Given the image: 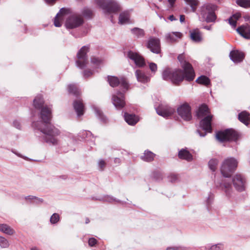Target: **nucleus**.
Instances as JSON below:
<instances>
[{
	"label": "nucleus",
	"instance_id": "obj_2",
	"mask_svg": "<svg viewBox=\"0 0 250 250\" xmlns=\"http://www.w3.org/2000/svg\"><path fill=\"white\" fill-rule=\"evenodd\" d=\"M178 60L182 69L171 70L168 68L166 69L163 72V79L165 80H170L175 84H179L184 80L188 82L193 81L195 75L192 65L186 61L184 54H180L178 56Z\"/></svg>",
	"mask_w": 250,
	"mask_h": 250
},
{
	"label": "nucleus",
	"instance_id": "obj_12",
	"mask_svg": "<svg viewBox=\"0 0 250 250\" xmlns=\"http://www.w3.org/2000/svg\"><path fill=\"white\" fill-rule=\"evenodd\" d=\"M147 47L154 53H160L161 51L160 40L157 38L150 37L148 39Z\"/></svg>",
	"mask_w": 250,
	"mask_h": 250
},
{
	"label": "nucleus",
	"instance_id": "obj_9",
	"mask_svg": "<svg viewBox=\"0 0 250 250\" xmlns=\"http://www.w3.org/2000/svg\"><path fill=\"white\" fill-rule=\"evenodd\" d=\"M88 50L89 47L88 46H83L77 53L78 60L76 62V65L77 67L81 69L85 67L88 62L86 55Z\"/></svg>",
	"mask_w": 250,
	"mask_h": 250
},
{
	"label": "nucleus",
	"instance_id": "obj_47",
	"mask_svg": "<svg viewBox=\"0 0 250 250\" xmlns=\"http://www.w3.org/2000/svg\"><path fill=\"white\" fill-rule=\"evenodd\" d=\"M106 165V163L105 161L103 159H100L99 160L98 163V165L99 169L101 170H103L104 169V167H105Z\"/></svg>",
	"mask_w": 250,
	"mask_h": 250
},
{
	"label": "nucleus",
	"instance_id": "obj_1",
	"mask_svg": "<svg viewBox=\"0 0 250 250\" xmlns=\"http://www.w3.org/2000/svg\"><path fill=\"white\" fill-rule=\"evenodd\" d=\"M43 104L42 96L41 95L36 97L33 101L35 108L41 109L40 118L42 121L33 122L32 126L42 133V139L45 143L50 145H58L60 141L57 137L60 135V132L50 124L52 118L51 108L46 106H43Z\"/></svg>",
	"mask_w": 250,
	"mask_h": 250
},
{
	"label": "nucleus",
	"instance_id": "obj_17",
	"mask_svg": "<svg viewBox=\"0 0 250 250\" xmlns=\"http://www.w3.org/2000/svg\"><path fill=\"white\" fill-rule=\"evenodd\" d=\"M183 36V34L179 32H172L165 35L166 41L169 43H174L178 42L179 39Z\"/></svg>",
	"mask_w": 250,
	"mask_h": 250
},
{
	"label": "nucleus",
	"instance_id": "obj_56",
	"mask_svg": "<svg viewBox=\"0 0 250 250\" xmlns=\"http://www.w3.org/2000/svg\"><path fill=\"white\" fill-rule=\"evenodd\" d=\"M169 2L170 8H172L174 6L176 0H167Z\"/></svg>",
	"mask_w": 250,
	"mask_h": 250
},
{
	"label": "nucleus",
	"instance_id": "obj_58",
	"mask_svg": "<svg viewBox=\"0 0 250 250\" xmlns=\"http://www.w3.org/2000/svg\"><path fill=\"white\" fill-rule=\"evenodd\" d=\"M168 19L171 21L177 20V19H176L173 15L169 16L168 17Z\"/></svg>",
	"mask_w": 250,
	"mask_h": 250
},
{
	"label": "nucleus",
	"instance_id": "obj_59",
	"mask_svg": "<svg viewBox=\"0 0 250 250\" xmlns=\"http://www.w3.org/2000/svg\"><path fill=\"white\" fill-rule=\"evenodd\" d=\"M185 16L183 15H180V21L181 22H183L185 21Z\"/></svg>",
	"mask_w": 250,
	"mask_h": 250
},
{
	"label": "nucleus",
	"instance_id": "obj_21",
	"mask_svg": "<svg viewBox=\"0 0 250 250\" xmlns=\"http://www.w3.org/2000/svg\"><path fill=\"white\" fill-rule=\"evenodd\" d=\"M237 31L243 38L246 39H250V26L242 25L238 27Z\"/></svg>",
	"mask_w": 250,
	"mask_h": 250
},
{
	"label": "nucleus",
	"instance_id": "obj_26",
	"mask_svg": "<svg viewBox=\"0 0 250 250\" xmlns=\"http://www.w3.org/2000/svg\"><path fill=\"white\" fill-rule=\"evenodd\" d=\"M130 15L128 11H124L120 14L119 22L121 24H125L129 22Z\"/></svg>",
	"mask_w": 250,
	"mask_h": 250
},
{
	"label": "nucleus",
	"instance_id": "obj_51",
	"mask_svg": "<svg viewBox=\"0 0 250 250\" xmlns=\"http://www.w3.org/2000/svg\"><path fill=\"white\" fill-rule=\"evenodd\" d=\"M13 126H14L15 128H16L17 129H21V123L19 121H18L17 120H15L13 121Z\"/></svg>",
	"mask_w": 250,
	"mask_h": 250
},
{
	"label": "nucleus",
	"instance_id": "obj_57",
	"mask_svg": "<svg viewBox=\"0 0 250 250\" xmlns=\"http://www.w3.org/2000/svg\"><path fill=\"white\" fill-rule=\"evenodd\" d=\"M243 18L245 21H249L250 23V15H245Z\"/></svg>",
	"mask_w": 250,
	"mask_h": 250
},
{
	"label": "nucleus",
	"instance_id": "obj_8",
	"mask_svg": "<svg viewBox=\"0 0 250 250\" xmlns=\"http://www.w3.org/2000/svg\"><path fill=\"white\" fill-rule=\"evenodd\" d=\"M237 138V133L232 129H227L224 131H220L216 134V139L221 143L236 141Z\"/></svg>",
	"mask_w": 250,
	"mask_h": 250
},
{
	"label": "nucleus",
	"instance_id": "obj_19",
	"mask_svg": "<svg viewBox=\"0 0 250 250\" xmlns=\"http://www.w3.org/2000/svg\"><path fill=\"white\" fill-rule=\"evenodd\" d=\"M66 9L62 8L61 9L59 12L57 13L54 20V24L56 27H61L62 21L65 19Z\"/></svg>",
	"mask_w": 250,
	"mask_h": 250
},
{
	"label": "nucleus",
	"instance_id": "obj_29",
	"mask_svg": "<svg viewBox=\"0 0 250 250\" xmlns=\"http://www.w3.org/2000/svg\"><path fill=\"white\" fill-rule=\"evenodd\" d=\"M0 231L10 235L15 233L14 230L6 224H0Z\"/></svg>",
	"mask_w": 250,
	"mask_h": 250
},
{
	"label": "nucleus",
	"instance_id": "obj_44",
	"mask_svg": "<svg viewBox=\"0 0 250 250\" xmlns=\"http://www.w3.org/2000/svg\"><path fill=\"white\" fill-rule=\"evenodd\" d=\"M168 180L171 182V183H174L178 180V177L175 174H170L168 177Z\"/></svg>",
	"mask_w": 250,
	"mask_h": 250
},
{
	"label": "nucleus",
	"instance_id": "obj_42",
	"mask_svg": "<svg viewBox=\"0 0 250 250\" xmlns=\"http://www.w3.org/2000/svg\"><path fill=\"white\" fill-rule=\"evenodd\" d=\"M82 14L84 17L89 18H91L92 15V11L91 9L85 8L83 9Z\"/></svg>",
	"mask_w": 250,
	"mask_h": 250
},
{
	"label": "nucleus",
	"instance_id": "obj_20",
	"mask_svg": "<svg viewBox=\"0 0 250 250\" xmlns=\"http://www.w3.org/2000/svg\"><path fill=\"white\" fill-rule=\"evenodd\" d=\"M73 107L78 116H81L83 114L84 105L81 100L74 101Z\"/></svg>",
	"mask_w": 250,
	"mask_h": 250
},
{
	"label": "nucleus",
	"instance_id": "obj_64",
	"mask_svg": "<svg viewBox=\"0 0 250 250\" xmlns=\"http://www.w3.org/2000/svg\"><path fill=\"white\" fill-rule=\"evenodd\" d=\"M159 0V1H161V2L163 1V0Z\"/></svg>",
	"mask_w": 250,
	"mask_h": 250
},
{
	"label": "nucleus",
	"instance_id": "obj_61",
	"mask_svg": "<svg viewBox=\"0 0 250 250\" xmlns=\"http://www.w3.org/2000/svg\"><path fill=\"white\" fill-rule=\"evenodd\" d=\"M31 250H39L36 247H33L31 249Z\"/></svg>",
	"mask_w": 250,
	"mask_h": 250
},
{
	"label": "nucleus",
	"instance_id": "obj_45",
	"mask_svg": "<svg viewBox=\"0 0 250 250\" xmlns=\"http://www.w3.org/2000/svg\"><path fill=\"white\" fill-rule=\"evenodd\" d=\"M149 67L152 73H155L157 70V64L154 62H150L149 63Z\"/></svg>",
	"mask_w": 250,
	"mask_h": 250
},
{
	"label": "nucleus",
	"instance_id": "obj_18",
	"mask_svg": "<svg viewBox=\"0 0 250 250\" xmlns=\"http://www.w3.org/2000/svg\"><path fill=\"white\" fill-rule=\"evenodd\" d=\"M229 57L231 61L235 63L241 62L245 57V54L243 52L238 50L231 51L229 53Z\"/></svg>",
	"mask_w": 250,
	"mask_h": 250
},
{
	"label": "nucleus",
	"instance_id": "obj_13",
	"mask_svg": "<svg viewBox=\"0 0 250 250\" xmlns=\"http://www.w3.org/2000/svg\"><path fill=\"white\" fill-rule=\"evenodd\" d=\"M127 55L128 58L133 61L138 67H142L145 65L144 58L138 53L129 51L127 52Z\"/></svg>",
	"mask_w": 250,
	"mask_h": 250
},
{
	"label": "nucleus",
	"instance_id": "obj_41",
	"mask_svg": "<svg viewBox=\"0 0 250 250\" xmlns=\"http://www.w3.org/2000/svg\"><path fill=\"white\" fill-rule=\"evenodd\" d=\"M9 244L8 240L5 238L0 236V246L2 248L8 247Z\"/></svg>",
	"mask_w": 250,
	"mask_h": 250
},
{
	"label": "nucleus",
	"instance_id": "obj_30",
	"mask_svg": "<svg viewBox=\"0 0 250 250\" xmlns=\"http://www.w3.org/2000/svg\"><path fill=\"white\" fill-rule=\"evenodd\" d=\"M68 91L69 93L77 96L81 93L80 89L75 84H71L68 86Z\"/></svg>",
	"mask_w": 250,
	"mask_h": 250
},
{
	"label": "nucleus",
	"instance_id": "obj_35",
	"mask_svg": "<svg viewBox=\"0 0 250 250\" xmlns=\"http://www.w3.org/2000/svg\"><path fill=\"white\" fill-rule=\"evenodd\" d=\"M95 112L97 116L102 121L103 123H106L107 119L106 117L103 114V112L98 108H94Z\"/></svg>",
	"mask_w": 250,
	"mask_h": 250
},
{
	"label": "nucleus",
	"instance_id": "obj_38",
	"mask_svg": "<svg viewBox=\"0 0 250 250\" xmlns=\"http://www.w3.org/2000/svg\"><path fill=\"white\" fill-rule=\"evenodd\" d=\"M99 200L109 203H112L113 202H119V201L117 200L116 198L109 195H105L101 198H99Z\"/></svg>",
	"mask_w": 250,
	"mask_h": 250
},
{
	"label": "nucleus",
	"instance_id": "obj_4",
	"mask_svg": "<svg viewBox=\"0 0 250 250\" xmlns=\"http://www.w3.org/2000/svg\"><path fill=\"white\" fill-rule=\"evenodd\" d=\"M196 116L198 118L202 119L200 122V126L205 131L204 132H201L199 130H197L196 132L200 136L205 137L207 132H211L212 131V115L210 114L207 105L202 104L199 107L196 112Z\"/></svg>",
	"mask_w": 250,
	"mask_h": 250
},
{
	"label": "nucleus",
	"instance_id": "obj_40",
	"mask_svg": "<svg viewBox=\"0 0 250 250\" xmlns=\"http://www.w3.org/2000/svg\"><path fill=\"white\" fill-rule=\"evenodd\" d=\"M224 247L222 244H217L211 245L208 248L207 250H223Z\"/></svg>",
	"mask_w": 250,
	"mask_h": 250
},
{
	"label": "nucleus",
	"instance_id": "obj_10",
	"mask_svg": "<svg viewBox=\"0 0 250 250\" xmlns=\"http://www.w3.org/2000/svg\"><path fill=\"white\" fill-rule=\"evenodd\" d=\"M83 22V19L80 15L74 14L66 18L65 25L67 28L73 29L80 26Z\"/></svg>",
	"mask_w": 250,
	"mask_h": 250
},
{
	"label": "nucleus",
	"instance_id": "obj_32",
	"mask_svg": "<svg viewBox=\"0 0 250 250\" xmlns=\"http://www.w3.org/2000/svg\"><path fill=\"white\" fill-rule=\"evenodd\" d=\"M196 82L198 83L206 86L210 84V80L205 76H201L196 80Z\"/></svg>",
	"mask_w": 250,
	"mask_h": 250
},
{
	"label": "nucleus",
	"instance_id": "obj_31",
	"mask_svg": "<svg viewBox=\"0 0 250 250\" xmlns=\"http://www.w3.org/2000/svg\"><path fill=\"white\" fill-rule=\"evenodd\" d=\"M184 1L187 5L190 6L193 12L196 11L197 7L199 4L198 0H184Z\"/></svg>",
	"mask_w": 250,
	"mask_h": 250
},
{
	"label": "nucleus",
	"instance_id": "obj_46",
	"mask_svg": "<svg viewBox=\"0 0 250 250\" xmlns=\"http://www.w3.org/2000/svg\"><path fill=\"white\" fill-rule=\"evenodd\" d=\"M25 199L26 200H33V199H37L38 203H39V202L42 203L43 202V199H42V198H38L37 197L34 196H32V195H29V196H26L25 197Z\"/></svg>",
	"mask_w": 250,
	"mask_h": 250
},
{
	"label": "nucleus",
	"instance_id": "obj_43",
	"mask_svg": "<svg viewBox=\"0 0 250 250\" xmlns=\"http://www.w3.org/2000/svg\"><path fill=\"white\" fill-rule=\"evenodd\" d=\"M167 250H190V249L184 247H173L167 248Z\"/></svg>",
	"mask_w": 250,
	"mask_h": 250
},
{
	"label": "nucleus",
	"instance_id": "obj_50",
	"mask_svg": "<svg viewBox=\"0 0 250 250\" xmlns=\"http://www.w3.org/2000/svg\"><path fill=\"white\" fill-rule=\"evenodd\" d=\"M97 242V240L94 238H90L88 240V244L90 246H94Z\"/></svg>",
	"mask_w": 250,
	"mask_h": 250
},
{
	"label": "nucleus",
	"instance_id": "obj_49",
	"mask_svg": "<svg viewBox=\"0 0 250 250\" xmlns=\"http://www.w3.org/2000/svg\"><path fill=\"white\" fill-rule=\"evenodd\" d=\"M94 72L90 70H85L83 72V76L84 78H87L93 75Z\"/></svg>",
	"mask_w": 250,
	"mask_h": 250
},
{
	"label": "nucleus",
	"instance_id": "obj_37",
	"mask_svg": "<svg viewBox=\"0 0 250 250\" xmlns=\"http://www.w3.org/2000/svg\"><path fill=\"white\" fill-rule=\"evenodd\" d=\"M91 62L93 64V66L96 68H99L103 63L101 59L96 57L91 58Z\"/></svg>",
	"mask_w": 250,
	"mask_h": 250
},
{
	"label": "nucleus",
	"instance_id": "obj_15",
	"mask_svg": "<svg viewBox=\"0 0 250 250\" xmlns=\"http://www.w3.org/2000/svg\"><path fill=\"white\" fill-rule=\"evenodd\" d=\"M233 186L235 189L239 191L244 190L245 188V179L240 174L235 175L232 179Z\"/></svg>",
	"mask_w": 250,
	"mask_h": 250
},
{
	"label": "nucleus",
	"instance_id": "obj_60",
	"mask_svg": "<svg viewBox=\"0 0 250 250\" xmlns=\"http://www.w3.org/2000/svg\"><path fill=\"white\" fill-rule=\"evenodd\" d=\"M204 28L207 30H211L212 29V26L211 25H206L204 26Z\"/></svg>",
	"mask_w": 250,
	"mask_h": 250
},
{
	"label": "nucleus",
	"instance_id": "obj_34",
	"mask_svg": "<svg viewBox=\"0 0 250 250\" xmlns=\"http://www.w3.org/2000/svg\"><path fill=\"white\" fill-rule=\"evenodd\" d=\"M132 33L137 38H142L145 35L144 31L138 28H134L131 29Z\"/></svg>",
	"mask_w": 250,
	"mask_h": 250
},
{
	"label": "nucleus",
	"instance_id": "obj_36",
	"mask_svg": "<svg viewBox=\"0 0 250 250\" xmlns=\"http://www.w3.org/2000/svg\"><path fill=\"white\" fill-rule=\"evenodd\" d=\"M218 164V160L216 159L213 158L210 160L208 162V166L209 168L213 171H214L217 167Z\"/></svg>",
	"mask_w": 250,
	"mask_h": 250
},
{
	"label": "nucleus",
	"instance_id": "obj_5",
	"mask_svg": "<svg viewBox=\"0 0 250 250\" xmlns=\"http://www.w3.org/2000/svg\"><path fill=\"white\" fill-rule=\"evenodd\" d=\"M217 9L218 6L215 4L205 3L200 7V14L203 20L207 23H214L217 19L215 11Z\"/></svg>",
	"mask_w": 250,
	"mask_h": 250
},
{
	"label": "nucleus",
	"instance_id": "obj_3",
	"mask_svg": "<svg viewBox=\"0 0 250 250\" xmlns=\"http://www.w3.org/2000/svg\"><path fill=\"white\" fill-rule=\"evenodd\" d=\"M107 81L111 86L114 87L120 84L122 88V91H118L116 94L113 95L112 98V102L113 105L117 109H121L125 104L124 95L123 92L128 89V83L125 79L122 78L119 80L117 77L114 76H108Z\"/></svg>",
	"mask_w": 250,
	"mask_h": 250
},
{
	"label": "nucleus",
	"instance_id": "obj_39",
	"mask_svg": "<svg viewBox=\"0 0 250 250\" xmlns=\"http://www.w3.org/2000/svg\"><path fill=\"white\" fill-rule=\"evenodd\" d=\"M60 220V215L59 214L53 213L50 217V222L52 224H55L58 223Z\"/></svg>",
	"mask_w": 250,
	"mask_h": 250
},
{
	"label": "nucleus",
	"instance_id": "obj_62",
	"mask_svg": "<svg viewBox=\"0 0 250 250\" xmlns=\"http://www.w3.org/2000/svg\"><path fill=\"white\" fill-rule=\"evenodd\" d=\"M89 222H90V221H89V219L88 218H86V220H85V223L86 224H88Z\"/></svg>",
	"mask_w": 250,
	"mask_h": 250
},
{
	"label": "nucleus",
	"instance_id": "obj_11",
	"mask_svg": "<svg viewBox=\"0 0 250 250\" xmlns=\"http://www.w3.org/2000/svg\"><path fill=\"white\" fill-rule=\"evenodd\" d=\"M177 113L185 121H188L191 119V108L187 104H183L178 107Z\"/></svg>",
	"mask_w": 250,
	"mask_h": 250
},
{
	"label": "nucleus",
	"instance_id": "obj_63",
	"mask_svg": "<svg viewBox=\"0 0 250 250\" xmlns=\"http://www.w3.org/2000/svg\"><path fill=\"white\" fill-rule=\"evenodd\" d=\"M120 161V159H118V158H115V162L116 163V162H119Z\"/></svg>",
	"mask_w": 250,
	"mask_h": 250
},
{
	"label": "nucleus",
	"instance_id": "obj_52",
	"mask_svg": "<svg viewBox=\"0 0 250 250\" xmlns=\"http://www.w3.org/2000/svg\"><path fill=\"white\" fill-rule=\"evenodd\" d=\"M11 152L12 153H13L14 154H16L17 156H18L19 157L22 158H23L24 159H25V160L27 159L26 157L23 156V155H22L20 153H18L17 151H16L14 149H12L11 150Z\"/></svg>",
	"mask_w": 250,
	"mask_h": 250
},
{
	"label": "nucleus",
	"instance_id": "obj_55",
	"mask_svg": "<svg viewBox=\"0 0 250 250\" xmlns=\"http://www.w3.org/2000/svg\"><path fill=\"white\" fill-rule=\"evenodd\" d=\"M213 199V196L212 195L210 194L208 197V198L207 200V203L208 205L210 204L212 201Z\"/></svg>",
	"mask_w": 250,
	"mask_h": 250
},
{
	"label": "nucleus",
	"instance_id": "obj_23",
	"mask_svg": "<svg viewBox=\"0 0 250 250\" xmlns=\"http://www.w3.org/2000/svg\"><path fill=\"white\" fill-rule=\"evenodd\" d=\"M190 39L194 42H199L202 40L201 32L198 29H195L190 31Z\"/></svg>",
	"mask_w": 250,
	"mask_h": 250
},
{
	"label": "nucleus",
	"instance_id": "obj_53",
	"mask_svg": "<svg viewBox=\"0 0 250 250\" xmlns=\"http://www.w3.org/2000/svg\"><path fill=\"white\" fill-rule=\"evenodd\" d=\"M231 17H233V19L236 21H237V20L241 17V14L239 13H236L233 14Z\"/></svg>",
	"mask_w": 250,
	"mask_h": 250
},
{
	"label": "nucleus",
	"instance_id": "obj_28",
	"mask_svg": "<svg viewBox=\"0 0 250 250\" xmlns=\"http://www.w3.org/2000/svg\"><path fill=\"white\" fill-rule=\"evenodd\" d=\"M155 155L151 151L146 150L144 155L141 156V159L146 162H151L153 160Z\"/></svg>",
	"mask_w": 250,
	"mask_h": 250
},
{
	"label": "nucleus",
	"instance_id": "obj_22",
	"mask_svg": "<svg viewBox=\"0 0 250 250\" xmlns=\"http://www.w3.org/2000/svg\"><path fill=\"white\" fill-rule=\"evenodd\" d=\"M124 118L125 122L129 125H135L139 120V118L134 114L125 113Z\"/></svg>",
	"mask_w": 250,
	"mask_h": 250
},
{
	"label": "nucleus",
	"instance_id": "obj_7",
	"mask_svg": "<svg viewBox=\"0 0 250 250\" xmlns=\"http://www.w3.org/2000/svg\"><path fill=\"white\" fill-rule=\"evenodd\" d=\"M238 162L233 158L226 159L222 164L221 172L224 177H229L237 167Z\"/></svg>",
	"mask_w": 250,
	"mask_h": 250
},
{
	"label": "nucleus",
	"instance_id": "obj_14",
	"mask_svg": "<svg viewBox=\"0 0 250 250\" xmlns=\"http://www.w3.org/2000/svg\"><path fill=\"white\" fill-rule=\"evenodd\" d=\"M156 111L159 115L167 118L174 113L175 109L167 105L161 104L156 108Z\"/></svg>",
	"mask_w": 250,
	"mask_h": 250
},
{
	"label": "nucleus",
	"instance_id": "obj_24",
	"mask_svg": "<svg viewBox=\"0 0 250 250\" xmlns=\"http://www.w3.org/2000/svg\"><path fill=\"white\" fill-rule=\"evenodd\" d=\"M135 76L138 82L143 83L148 82L150 79L144 72L140 70H137L135 71Z\"/></svg>",
	"mask_w": 250,
	"mask_h": 250
},
{
	"label": "nucleus",
	"instance_id": "obj_54",
	"mask_svg": "<svg viewBox=\"0 0 250 250\" xmlns=\"http://www.w3.org/2000/svg\"><path fill=\"white\" fill-rule=\"evenodd\" d=\"M57 0H44L47 4L52 5L54 4Z\"/></svg>",
	"mask_w": 250,
	"mask_h": 250
},
{
	"label": "nucleus",
	"instance_id": "obj_6",
	"mask_svg": "<svg viewBox=\"0 0 250 250\" xmlns=\"http://www.w3.org/2000/svg\"><path fill=\"white\" fill-rule=\"evenodd\" d=\"M96 1L105 13H112L120 10V4L114 0H96Z\"/></svg>",
	"mask_w": 250,
	"mask_h": 250
},
{
	"label": "nucleus",
	"instance_id": "obj_27",
	"mask_svg": "<svg viewBox=\"0 0 250 250\" xmlns=\"http://www.w3.org/2000/svg\"><path fill=\"white\" fill-rule=\"evenodd\" d=\"M238 119L240 122L247 125L250 119V114L247 111H243L239 114Z\"/></svg>",
	"mask_w": 250,
	"mask_h": 250
},
{
	"label": "nucleus",
	"instance_id": "obj_16",
	"mask_svg": "<svg viewBox=\"0 0 250 250\" xmlns=\"http://www.w3.org/2000/svg\"><path fill=\"white\" fill-rule=\"evenodd\" d=\"M215 186L217 188H220L224 191L228 196H230L232 191V187L230 183L226 180H222L221 182L219 181H215Z\"/></svg>",
	"mask_w": 250,
	"mask_h": 250
},
{
	"label": "nucleus",
	"instance_id": "obj_33",
	"mask_svg": "<svg viewBox=\"0 0 250 250\" xmlns=\"http://www.w3.org/2000/svg\"><path fill=\"white\" fill-rule=\"evenodd\" d=\"M236 3L242 8H250V0H236Z\"/></svg>",
	"mask_w": 250,
	"mask_h": 250
},
{
	"label": "nucleus",
	"instance_id": "obj_48",
	"mask_svg": "<svg viewBox=\"0 0 250 250\" xmlns=\"http://www.w3.org/2000/svg\"><path fill=\"white\" fill-rule=\"evenodd\" d=\"M228 21H229V24L231 25L232 27L235 28L236 26L237 21H236V20H234L233 19V17H230L228 19Z\"/></svg>",
	"mask_w": 250,
	"mask_h": 250
},
{
	"label": "nucleus",
	"instance_id": "obj_25",
	"mask_svg": "<svg viewBox=\"0 0 250 250\" xmlns=\"http://www.w3.org/2000/svg\"><path fill=\"white\" fill-rule=\"evenodd\" d=\"M178 156L179 158L191 161L192 160V156L187 149H182L179 151Z\"/></svg>",
	"mask_w": 250,
	"mask_h": 250
}]
</instances>
